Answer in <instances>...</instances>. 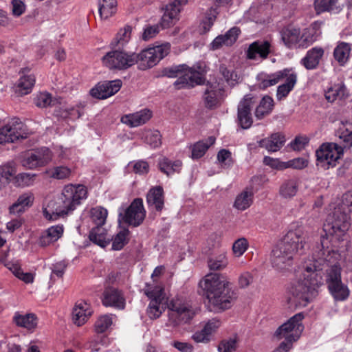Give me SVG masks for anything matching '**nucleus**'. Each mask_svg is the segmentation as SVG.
<instances>
[{"mask_svg": "<svg viewBox=\"0 0 352 352\" xmlns=\"http://www.w3.org/2000/svg\"><path fill=\"white\" fill-rule=\"evenodd\" d=\"M136 54L124 50L111 49L102 58L103 65L111 70H125L136 63Z\"/></svg>", "mask_w": 352, "mask_h": 352, "instance_id": "obj_7", "label": "nucleus"}, {"mask_svg": "<svg viewBox=\"0 0 352 352\" xmlns=\"http://www.w3.org/2000/svg\"><path fill=\"white\" fill-rule=\"evenodd\" d=\"M342 155V146L333 142L324 143L316 152L317 166L324 169L334 167Z\"/></svg>", "mask_w": 352, "mask_h": 352, "instance_id": "obj_9", "label": "nucleus"}, {"mask_svg": "<svg viewBox=\"0 0 352 352\" xmlns=\"http://www.w3.org/2000/svg\"><path fill=\"white\" fill-rule=\"evenodd\" d=\"M328 243V239L322 236L318 259L306 263L300 277L288 286L290 304L305 307L312 302L318 294V288L323 284L324 271L328 289L336 300H344L349 296V289L342 283L340 267L337 265L340 255L337 251L329 249Z\"/></svg>", "mask_w": 352, "mask_h": 352, "instance_id": "obj_1", "label": "nucleus"}, {"mask_svg": "<svg viewBox=\"0 0 352 352\" xmlns=\"http://www.w3.org/2000/svg\"><path fill=\"white\" fill-rule=\"evenodd\" d=\"M52 160V153L49 148L43 147L26 153L21 161L23 166L33 169L45 165Z\"/></svg>", "mask_w": 352, "mask_h": 352, "instance_id": "obj_14", "label": "nucleus"}, {"mask_svg": "<svg viewBox=\"0 0 352 352\" xmlns=\"http://www.w3.org/2000/svg\"><path fill=\"white\" fill-rule=\"evenodd\" d=\"M89 238L91 242L102 248L106 247L110 242V239L107 236V230L102 226L93 228Z\"/></svg>", "mask_w": 352, "mask_h": 352, "instance_id": "obj_35", "label": "nucleus"}, {"mask_svg": "<svg viewBox=\"0 0 352 352\" xmlns=\"http://www.w3.org/2000/svg\"><path fill=\"white\" fill-rule=\"evenodd\" d=\"M25 137L23 124L19 118H13L0 129V144H1L14 142Z\"/></svg>", "mask_w": 352, "mask_h": 352, "instance_id": "obj_12", "label": "nucleus"}, {"mask_svg": "<svg viewBox=\"0 0 352 352\" xmlns=\"http://www.w3.org/2000/svg\"><path fill=\"white\" fill-rule=\"evenodd\" d=\"M116 0H99L98 12L101 19H108L116 12Z\"/></svg>", "mask_w": 352, "mask_h": 352, "instance_id": "obj_40", "label": "nucleus"}, {"mask_svg": "<svg viewBox=\"0 0 352 352\" xmlns=\"http://www.w3.org/2000/svg\"><path fill=\"white\" fill-rule=\"evenodd\" d=\"M263 163L265 165L277 170H284L287 168L286 162H281L278 159H274L268 156L263 158Z\"/></svg>", "mask_w": 352, "mask_h": 352, "instance_id": "obj_63", "label": "nucleus"}, {"mask_svg": "<svg viewBox=\"0 0 352 352\" xmlns=\"http://www.w3.org/2000/svg\"><path fill=\"white\" fill-rule=\"evenodd\" d=\"M321 34L320 24L315 22L307 28L300 32V47L301 49L307 48L316 42Z\"/></svg>", "mask_w": 352, "mask_h": 352, "instance_id": "obj_26", "label": "nucleus"}, {"mask_svg": "<svg viewBox=\"0 0 352 352\" xmlns=\"http://www.w3.org/2000/svg\"><path fill=\"white\" fill-rule=\"evenodd\" d=\"M182 6L178 3V1H173L169 3H168L164 9V13L173 16L176 19H179L178 16L179 12H181V7Z\"/></svg>", "mask_w": 352, "mask_h": 352, "instance_id": "obj_60", "label": "nucleus"}, {"mask_svg": "<svg viewBox=\"0 0 352 352\" xmlns=\"http://www.w3.org/2000/svg\"><path fill=\"white\" fill-rule=\"evenodd\" d=\"M144 294L150 299L147 314L151 319L159 318L168 307V298L162 286L155 284H146Z\"/></svg>", "mask_w": 352, "mask_h": 352, "instance_id": "obj_6", "label": "nucleus"}, {"mask_svg": "<svg viewBox=\"0 0 352 352\" xmlns=\"http://www.w3.org/2000/svg\"><path fill=\"white\" fill-rule=\"evenodd\" d=\"M87 196V191L84 186L66 185L60 195L50 200L43 208V215L48 220H56L73 212Z\"/></svg>", "mask_w": 352, "mask_h": 352, "instance_id": "obj_4", "label": "nucleus"}, {"mask_svg": "<svg viewBox=\"0 0 352 352\" xmlns=\"http://www.w3.org/2000/svg\"><path fill=\"white\" fill-rule=\"evenodd\" d=\"M274 106L273 98L269 96H265L256 108L255 116L259 120L263 119L272 111Z\"/></svg>", "mask_w": 352, "mask_h": 352, "instance_id": "obj_37", "label": "nucleus"}, {"mask_svg": "<svg viewBox=\"0 0 352 352\" xmlns=\"http://www.w3.org/2000/svg\"><path fill=\"white\" fill-rule=\"evenodd\" d=\"M287 71L285 69L278 71L275 73L266 74H261L257 76V86L261 89L274 86L283 80V76L286 75Z\"/></svg>", "mask_w": 352, "mask_h": 352, "instance_id": "obj_27", "label": "nucleus"}, {"mask_svg": "<svg viewBox=\"0 0 352 352\" xmlns=\"http://www.w3.org/2000/svg\"><path fill=\"white\" fill-rule=\"evenodd\" d=\"M304 315L298 313L290 318L286 322L280 326L275 335L279 339L285 338L288 342H294L298 340L303 329L302 321Z\"/></svg>", "mask_w": 352, "mask_h": 352, "instance_id": "obj_11", "label": "nucleus"}, {"mask_svg": "<svg viewBox=\"0 0 352 352\" xmlns=\"http://www.w3.org/2000/svg\"><path fill=\"white\" fill-rule=\"evenodd\" d=\"M132 28L129 25L124 26L120 29L116 36L111 42V49L124 50V47L129 43L131 36Z\"/></svg>", "mask_w": 352, "mask_h": 352, "instance_id": "obj_32", "label": "nucleus"}, {"mask_svg": "<svg viewBox=\"0 0 352 352\" xmlns=\"http://www.w3.org/2000/svg\"><path fill=\"white\" fill-rule=\"evenodd\" d=\"M349 211H352V209L341 205L328 216L323 226V230L327 236H330L336 241L343 240L351 226Z\"/></svg>", "mask_w": 352, "mask_h": 352, "instance_id": "obj_5", "label": "nucleus"}, {"mask_svg": "<svg viewBox=\"0 0 352 352\" xmlns=\"http://www.w3.org/2000/svg\"><path fill=\"white\" fill-rule=\"evenodd\" d=\"M281 41L289 49H298L300 47V30L292 26L283 28L280 31Z\"/></svg>", "mask_w": 352, "mask_h": 352, "instance_id": "obj_21", "label": "nucleus"}, {"mask_svg": "<svg viewBox=\"0 0 352 352\" xmlns=\"http://www.w3.org/2000/svg\"><path fill=\"white\" fill-rule=\"evenodd\" d=\"M145 210L142 199H135L126 210L124 221L133 226H138L145 217Z\"/></svg>", "mask_w": 352, "mask_h": 352, "instance_id": "obj_17", "label": "nucleus"}, {"mask_svg": "<svg viewBox=\"0 0 352 352\" xmlns=\"http://www.w3.org/2000/svg\"><path fill=\"white\" fill-rule=\"evenodd\" d=\"M338 0H315L314 8L317 14L324 12H338L340 6H337Z\"/></svg>", "mask_w": 352, "mask_h": 352, "instance_id": "obj_42", "label": "nucleus"}, {"mask_svg": "<svg viewBox=\"0 0 352 352\" xmlns=\"http://www.w3.org/2000/svg\"><path fill=\"white\" fill-rule=\"evenodd\" d=\"M324 54V50L322 47H314L307 52L300 63L308 70L315 69L319 65Z\"/></svg>", "mask_w": 352, "mask_h": 352, "instance_id": "obj_22", "label": "nucleus"}, {"mask_svg": "<svg viewBox=\"0 0 352 352\" xmlns=\"http://www.w3.org/2000/svg\"><path fill=\"white\" fill-rule=\"evenodd\" d=\"M49 176L56 179H64L68 178L71 175V170L67 166H56L47 172Z\"/></svg>", "mask_w": 352, "mask_h": 352, "instance_id": "obj_53", "label": "nucleus"}, {"mask_svg": "<svg viewBox=\"0 0 352 352\" xmlns=\"http://www.w3.org/2000/svg\"><path fill=\"white\" fill-rule=\"evenodd\" d=\"M184 67L185 65H183L165 68L163 70V74L168 78H179L182 75Z\"/></svg>", "mask_w": 352, "mask_h": 352, "instance_id": "obj_62", "label": "nucleus"}, {"mask_svg": "<svg viewBox=\"0 0 352 352\" xmlns=\"http://www.w3.org/2000/svg\"><path fill=\"white\" fill-rule=\"evenodd\" d=\"M142 138L152 148H157L162 144L161 135L157 130H145Z\"/></svg>", "mask_w": 352, "mask_h": 352, "instance_id": "obj_47", "label": "nucleus"}, {"mask_svg": "<svg viewBox=\"0 0 352 352\" xmlns=\"http://www.w3.org/2000/svg\"><path fill=\"white\" fill-rule=\"evenodd\" d=\"M169 43L149 47L136 54V63L140 70H146L156 65L170 52Z\"/></svg>", "mask_w": 352, "mask_h": 352, "instance_id": "obj_8", "label": "nucleus"}, {"mask_svg": "<svg viewBox=\"0 0 352 352\" xmlns=\"http://www.w3.org/2000/svg\"><path fill=\"white\" fill-rule=\"evenodd\" d=\"M219 72L230 87H234L239 82V78L237 74L233 70H229L225 65L220 66Z\"/></svg>", "mask_w": 352, "mask_h": 352, "instance_id": "obj_52", "label": "nucleus"}, {"mask_svg": "<svg viewBox=\"0 0 352 352\" xmlns=\"http://www.w3.org/2000/svg\"><path fill=\"white\" fill-rule=\"evenodd\" d=\"M35 176V174L19 173L14 177V184L18 187L30 186L33 184Z\"/></svg>", "mask_w": 352, "mask_h": 352, "instance_id": "obj_54", "label": "nucleus"}, {"mask_svg": "<svg viewBox=\"0 0 352 352\" xmlns=\"http://www.w3.org/2000/svg\"><path fill=\"white\" fill-rule=\"evenodd\" d=\"M241 33L240 29L237 27H233L224 34L217 36L211 43V49L218 50L223 46H231L233 45Z\"/></svg>", "mask_w": 352, "mask_h": 352, "instance_id": "obj_23", "label": "nucleus"}, {"mask_svg": "<svg viewBox=\"0 0 352 352\" xmlns=\"http://www.w3.org/2000/svg\"><path fill=\"white\" fill-rule=\"evenodd\" d=\"M149 206H154L157 210H161L164 206V190L161 186L151 188L146 196Z\"/></svg>", "mask_w": 352, "mask_h": 352, "instance_id": "obj_33", "label": "nucleus"}, {"mask_svg": "<svg viewBox=\"0 0 352 352\" xmlns=\"http://www.w3.org/2000/svg\"><path fill=\"white\" fill-rule=\"evenodd\" d=\"M91 314L92 310L89 304L85 301L78 302L72 312L74 322L78 326H81L86 322Z\"/></svg>", "mask_w": 352, "mask_h": 352, "instance_id": "obj_29", "label": "nucleus"}, {"mask_svg": "<svg viewBox=\"0 0 352 352\" xmlns=\"http://www.w3.org/2000/svg\"><path fill=\"white\" fill-rule=\"evenodd\" d=\"M16 169L12 163H7L0 166V183L3 186L8 185L11 178L16 174Z\"/></svg>", "mask_w": 352, "mask_h": 352, "instance_id": "obj_45", "label": "nucleus"}, {"mask_svg": "<svg viewBox=\"0 0 352 352\" xmlns=\"http://www.w3.org/2000/svg\"><path fill=\"white\" fill-rule=\"evenodd\" d=\"M159 167L162 172L167 175H173L175 173H179L182 167V162L180 160H170L166 157L162 158L159 162Z\"/></svg>", "mask_w": 352, "mask_h": 352, "instance_id": "obj_39", "label": "nucleus"}, {"mask_svg": "<svg viewBox=\"0 0 352 352\" xmlns=\"http://www.w3.org/2000/svg\"><path fill=\"white\" fill-rule=\"evenodd\" d=\"M308 238L307 232L302 225L292 223L286 234L272 250L273 267L280 272L289 270L296 256L304 253Z\"/></svg>", "mask_w": 352, "mask_h": 352, "instance_id": "obj_2", "label": "nucleus"}, {"mask_svg": "<svg viewBox=\"0 0 352 352\" xmlns=\"http://www.w3.org/2000/svg\"><path fill=\"white\" fill-rule=\"evenodd\" d=\"M152 117V112L148 109H143L133 113L124 115L121 122L129 127H138L146 123Z\"/></svg>", "mask_w": 352, "mask_h": 352, "instance_id": "obj_20", "label": "nucleus"}, {"mask_svg": "<svg viewBox=\"0 0 352 352\" xmlns=\"http://www.w3.org/2000/svg\"><path fill=\"white\" fill-rule=\"evenodd\" d=\"M107 214V210L100 206L93 208L90 210V217L96 227L102 226L105 223Z\"/></svg>", "mask_w": 352, "mask_h": 352, "instance_id": "obj_46", "label": "nucleus"}, {"mask_svg": "<svg viewBox=\"0 0 352 352\" xmlns=\"http://www.w3.org/2000/svg\"><path fill=\"white\" fill-rule=\"evenodd\" d=\"M102 303L106 307L124 309L125 300L122 292L115 288H107L103 294Z\"/></svg>", "mask_w": 352, "mask_h": 352, "instance_id": "obj_24", "label": "nucleus"}, {"mask_svg": "<svg viewBox=\"0 0 352 352\" xmlns=\"http://www.w3.org/2000/svg\"><path fill=\"white\" fill-rule=\"evenodd\" d=\"M237 348L236 337L230 338L227 340H223L219 344L218 350L219 352H234Z\"/></svg>", "mask_w": 352, "mask_h": 352, "instance_id": "obj_58", "label": "nucleus"}, {"mask_svg": "<svg viewBox=\"0 0 352 352\" xmlns=\"http://www.w3.org/2000/svg\"><path fill=\"white\" fill-rule=\"evenodd\" d=\"M230 285L228 278L219 273L208 274L199 282L210 309L223 311L232 307L236 299V294Z\"/></svg>", "mask_w": 352, "mask_h": 352, "instance_id": "obj_3", "label": "nucleus"}, {"mask_svg": "<svg viewBox=\"0 0 352 352\" xmlns=\"http://www.w3.org/2000/svg\"><path fill=\"white\" fill-rule=\"evenodd\" d=\"M113 324L112 315L100 316L95 323V331L98 333L106 331Z\"/></svg>", "mask_w": 352, "mask_h": 352, "instance_id": "obj_51", "label": "nucleus"}, {"mask_svg": "<svg viewBox=\"0 0 352 352\" xmlns=\"http://www.w3.org/2000/svg\"><path fill=\"white\" fill-rule=\"evenodd\" d=\"M202 82V74L192 68L184 67L182 75L175 81V87L179 89L193 87Z\"/></svg>", "mask_w": 352, "mask_h": 352, "instance_id": "obj_18", "label": "nucleus"}, {"mask_svg": "<svg viewBox=\"0 0 352 352\" xmlns=\"http://www.w3.org/2000/svg\"><path fill=\"white\" fill-rule=\"evenodd\" d=\"M347 96L346 88L344 85L337 84L329 87L324 92L325 99L329 102L342 100Z\"/></svg>", "mask_w": 352, "mask_h": 352, "instance_id": "obj_36", "label": "nucleus"}, {"mask_svg": "<svg viewBox=\"0 0 352 352\" xmlns=\"http://www.w3.org/2000/svg\"><path fill=\"white\" fill-rule=\"evenodd\" d=\"M52 98L49 93H40L34 98V104L41 108H45L52 104Z\"/></svg>", "mask_w": 352, "mask_h": 352, "instance_id": "obj_59", "label": "nucleus"}, {"mask_svg": "<svg viewBox=\"0 0 352 352\" xmlns=\"http://www.w3.org/2000/svg\"><path fill=\"white\" fill-rule=\"evenodd\" d=\"M228 264V261L226 253L220 254L208 261V267L212 271L223 270L227 267Z\"/></svg>", "mask_w": 352, "mask_h": 352, "instance_id": "obj_48", "label": "nucleus"}, {"mask_svg": "<svg viewBox=\"0 0 352 352\" xmlns=\"http://www.w3.org/2000/svg\"><path fill=\"white\" fill-rule=\"evenodd\" d=\"M336 135L341 140L342 147L350 148L352 147V122L342 121L336 131Z\"/></svg>", "mask_w": 352, "mask_h": 352, "instance_id": "obj_30", "label": "nucleus"}, {"mask_svg": "<svg viewBox=\"0 0 352 352\" xmlns=\"http://www.w3.org/2000/svg\"><path fill=\"white\" fill-rule=\"evenodd\" d=\"M160 32V25H146L142 34V38L144 41H148L154 38Z\"/></svg>", "mask_w": 352, "mask_h": 352, "instance_id": "obj_61", "label": "nucleus"}, {"mask_svg": "<svg viewBox=\"0 0 352 352\" xmlns=\"http://www.w3.org/2000/svg\"><path fill=\"white\" fill-rule=\"evenodd\" d=\"M253 202V192L251 190H244L236 197L234 206L239 210L248 208Z\"/></svg>", "mask_w": 352, "mask_h": 352, "instance_id": "obj_44", "label": "nucleus"}, {"mask_svg": "<svg viewBox=\"0 0 352 352\" xmlns=\"http://www.w3.org/2000/svg\"><path fill=\"white\" fill-rule=\"evenodd\" d=\"M128 230H123L119 232L114 237L112 243L113 250H120L127 243Z\"/></svg>", "mask_w": 352, "mask_h": 352, "instance_id": "obj_56", "label": "nucleus"}, {"mask_svg": "<svg viewBox=\"0 0 352 352\" xmlns=\"http://www.w3.org/2000/svg\"><path fill=\"white\" fill-rule=\"evenodd\" d=\"M298 183L295 179L285 181L280 188V194L285 198L294 197L298 191Z\"/></svg>", "mask_w": 352, "mask_h": 352, "instance_id": "obj_49", "label": "nucleus"}, {"mask_svg": "<svg viewBox=\"0 0 352 352\" xmlns=\"http://www.w3.org/2000/svg\"><path fill=\"white\" fill-rule=\"evenodd\" d=\"M224 89L217 82H208L203 91L202 100L206 108L214 109L219 107L223 99Z\"/></svg>", "mask_w": 352, "mask_h": 352, "instance_id": "obj_13", "label": "nucleus"}, {"mask_svg": "<svg viewBox=\"0 0 352 352\" xmlns=\"http://www.w3.org/2000/svg\"><path fill=\"white\" fill-rule=\"evenodd\" d=\"M219 12L216 8H211L208 10L203 20L201 26L203 28L204 33L208 32L211 27L213 25Z\"/></svg>", "mask_w": 352, "mask_h": 352, "instance_id": "obj_55", "label": "nucleus"}, {"mask_svg": "<svg viewBox=\"0 0 352 352\" xmlns=\"http://www.w3.org/2000/svg\"><path fill=\"white\" fill-rule=\"evenodd\" d=\"M254 98L248 94L245 95L238 105L237 119L239 124L244 129H249L253 122L252 109L254 106Z\"/></svg>", "mask_w": 352, "mask_h": 352, "instance_id": "obj_15", "label": "nucleus"}, {"mask_svg": "<svg viewBox=\"0 0 352 352\" xmlns=\"http://www.w3.org/2000/svg\"><path fill=\"white\" fill-rule=\"evenodd\" d=\"M122 81L115 80L98 83L90 90L92 97L97 99H106L116 94L121 88Z\"/></svg>", "mask_w": 352, "mask_h": 352, "instance_id": "obj_16", "label": "nucleus"}, {"mask_svg": "<svg viewBox=\"0 0 352 352\" xmlns=\"http://www.w3.org/2000/svg\"><path fill=\"white\" fill-rule=\"evenodd\" d=\"M254 281L253 275L249 272H242L238 278V284L240 288H246Z\"/></svg>", "mask_w": 352, "mask_h": 352, "instance_id": "obj_64", "label": "nucleus"}, {"mask_svg": "<svg viewBox=\"0 0 352 352\" xmlns=\"http://www.w3.org/2000/svg\"><path fill=\"white\" fill-rule=\"evenodd\" d=\"M168 308L169 321L174 326L188 322L195 315L191 306L179 298L173 299L169 302Z\"/></svg>", "mask_w": 352, "mask_h": 352, "instance_id": "obj_10", "label": "nucleus"}, {"mask_svg": "<svg viewBox=\"0 0 352 352\" xmlns=\"http://www.w3.org/2000/svg\"><path fill=\"white\" fill-rule=\"evenodd\" d=\"M271 47L272 45L268 41H256L249 45L246 52L247 58L251 60H256L257 58L266 59L271 53Z\"/></svg>", "mask_w": 352, "mask_h": 352, "instance_id": "obj_19", "label": "nucleus"}, {"mask_svg": "<svg viewBox=\"0 0 352 352\" xmlns=\"http://www.w3.org/2000/svg\"><path fill=\"white\" fill-rule=\"evenodd\" d=\"M350 44L345 42L339 43L333 50V57L340 65H344L349 59L351 53Z\"/></svg>", "mask_w": 352, "mask_h": 352, "instance_id": "obj_34", "label": "nucleus"}, {"mask_svg": "<svg viewBox=\"0 0 352 352\" xmlns=\"http://www.w3.org/2000/svg\"><path fill=\"white\" fill-rule=\"evenodd\" d=\"M5 266L12 272V274L26 283H32L34 277L31 273H24L20 265L17 262H6Z\"/></svg>", "mask_w": 352, "mask_h": 352, "instance_id": "obj_43", "label": "nucleus"}, {"mask_svg": "<svg viewBox=\"0 0 352 352\" xmlns=\"http://www.w3.org/2000/svg\"><path fill=\"white\" fill-rule=\"evenodd\" d=\"M215 142V138L213 136L209 137L207 140L199 141L191 146V157L192 159H199L201 157L210 146Z\"/></svg>", "mask_w": 352, "mask_h": 352, "instance_id": "obj_38", "label": "nucleus"}, {"mask_svg": "<svg viewBox=\"0 0 352 352\" xmlns=\"http://www.w3.org/2000/svg\"><path fill=\"white\" fill-rule=\"evenodd\" d=\"M286 75L283 76V80L284 83L279 85L276 91V98L278 100L286 98L289 92L294 89L296 81L297 75L289 69H285Z\"/></svg>", "mask_w": 352, "mask_h": 352, "instance_id": "obj_25", "label": "nucleus"}, {"mask_svg": "<svg viewBox=\"0 0 352 352\" xmlns=\"http://www.w3.org/2000/svg\"><path fill=\"white\" fill-rule=\"evenodd\" d=\"M34 200V195L30 192H25L21 195L16 202L10 206V214H19L24 212L28 208L31 207Z\"/></svg>", "mask_w": 352, "mask_h": 352, "instance_id": "obj_28", "label": "nucleus"}, {"mask_svg": "<svg viewBox=\"0 0 352 352\" xmlns=\"http://www.w3.org/2000/svg\"><path fill=\"white\" fill-rule=\"evenodd\" d=\"M248 242L245 238H240L232 245V252L235 256L240 257L248 250Z\"/></svg>", "mask_w": 352, "mask_h": 352, "instance_id": "obj_57", "label": "nucleus"}, {"mask_svg": "<svg viewBox=\"0 0 352 352\" xmlns=\"http://www.w3.org/2000/svg\"><path fill=\"white\" fill-rule=\"evenodd\" d=\"M285 142V136L279 133H276L259 141L258 145L269 152H276L283 147Z\"/></svg>", "mask_w": 352, "mask_h": 352, "instance_id": "obj_31", "label": "nucleus"}, {"mask_svg": "<svg viewBox=\"0 0 352 352\" xmlns=\"http://www.w3.org/2000/svg\"><path fill=\"white\" fill-rule=\"evenodd\" d=\"M13 320L17 326L28 329H34L37 324L36 317L32 314L22 315L19 313H16Z\"/></svg>", "mask_w": 352, "mask_h": 352, "instance_id": "obj_41", "label": "nucleus"}, {"mask_svg": "<svg viewBox=\"0 0 352 352\" xmlns=\"http://www.w3.org/2000/svg\"><path fill=\"white\" fill-rule=\"evenodd\" d=\"M35 83V78L32 75L21 76L18 82V87L21 94H28Z\"/></svg>", "mask_w": 352, "mask_h": 352, "instance_id": "obj_50", "label": "nucleus"}]
</instances>
